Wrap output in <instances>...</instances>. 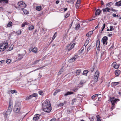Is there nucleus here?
Masks as SVG:
<instances>
[{
	"label": "nucleus",
	"instance_id": "f257e3e1",
	"mask_svg": "<svg viewBox=\"0 0 121 121\" xmlns=\"http://www.w3.org/2000/svg\"><path fill=\"white\" fill-rule=\"evenodd\" d=\"M50 102L48 100H45L42 104L43 111L47 113L50 112L52 109Z\"/></svg>",
	"mask_w": 121,
	"mask_h": 121
},
{
	"label": "nucleus",
	"instance_id": "f03ea898",
	"mask_svg": "<svg viewBox=\"0 0 121 121\" xmlns=\"http://www.w3.org/2000/svg\"><path fill=\"white\" fill-rule=\"evenodd\" d=\"M13 108V102L11 100H9V106L4 116L5 118H6L9 117L12 111Z\"/></svg>",
	"mask_w": 121,
	"mask_h": 121
},
{
	"label": "nucleus",
	"instance_id": "7ed1b4c3",
	"mask_svg": "<svg viewBox=\"0 0 121 121\" xmlns=\"http://www.w3.org/2000/svg\"><path fill=\"white\" fill-rule=\"evenodd\" d=\"M14 7L16 9L19 10H22L26 6L25 4L22 1H20L17 4V6H16L15 5H13Z\"/></svg>",
	"mask_w": 121,
	"mask_h": 121
},
{
	"label": "nucleus",
	"instance_id": "20e7f679",
	"mask_svg": "<svg viewBox=\"0 0 121 121\" xmlns=\"http://www.w3.org/2000/svg\"><path fill=\"white\" fill-rule=\"evenodd\" d=\"M117 100H118V99H115L114 97H110L108 101H110L112 105V106L111 107V111H112L113 109L115 108V104L116 103V101Z\"/></svg>",
	"mask_w": 121,
	"mask_h": 121
},
{
	"label": "nucleus",
	"instance_id": "39448f33",
	"mask_svg": "<svg viewBox=\"0 0 121 121\" xmlns=\"http://www.w3.org/2000/svg\"><path fill=\"white\" fill-rule=\"evenodd\" d=\"M21 109L20 104V103H17L15 105L13 108V111L16 113H19L20 112Z\"/></svg>",
	"mask_w": 121,
	"mask_h": 121
},
{
	"label": "nucleus",
	"instance_id": "423d86ee",
	"mask_svg": "<svg viewBox=\"0 0 121 121\" xmlns=\"http://www.w3.org/2000/svg\"><path fill=\"white\" fill-rule=\"evenodd\" d=\"M99 74V72L98 70H97L95 72L93 78L95 82H96L98 81Z\"/></svg>",
	"mask_w": 121,
	"mask_h": 121
},
{
	"label": "nucleus",
	"instance_id": "0eeeda50",
	"mask_svg": "<svg viewBox=\"0 0 121 121\" xmlns=\"http://www.w3.org/2000/svg\"><path fill=\"white\" fill-rule=\"evenodd\" d=\"M75 44L74 43L72 44H68L65 47V49L69 51L73 48L74 47Z\"/></svg>",
	"mask_w": 121,
	"mask_h": 121
},
{
	"label": "nucleus",
	"instance_id": "6e6552de",
	"mask_svg": "<svg viewBox=\"0 0 121 121\" xmlns=\"http://www.w3.org/2000/svg\"><path fill=\"white\" fill-rule=\"evenodd\" d=\"M8 43H5L1 45L0 46V51L3 52L4 51L8 46Z\"/></svg>",
	"mask_w": 121,
	"mask_h": 121
},
{
	"label": "nucleus",
	"instance_id": "1a4fd4ad",
	"mask_svg": "<svg viewBox=\"0 0 121 121\" xmlns=\"http://www.w3.org/2000/svg\"><path fill=\"white\" fill-rule=\"evenodd\" d=\"M108 37L106 36L104 37L102 39V42L104 45H106L107 43Z\"/></svg>",
	"mask_w": 121,
	"mask_h": 121
},
{
	"label": "nucleus",
	"instance_id": "9d476101",
	"mask_svg": "<svg viewBox=\"0 0 121 121\" xmlns=\"http://www.w3.org/2000/svg\"><path fill=\"white\" fill-rule=\"evenodd\" d=\"M37 96V94L36 93H34L33 94L27 96L26 98V100H28L33 97H35Z\"/></svg>",
	"mask_w": 121,
	"mask_h": 121
},
{
	"label": "nucleus",
	"instance_id": "9b49d317",
	"mask_svg": "<svg viewBox=\"0 0 121 121\" xmlns=\"http://www.w3.org/2000/svg\"><path fill=\"white\" fill-rule=\"evenodd\" d=\"M78 57V56L77 55L69 59V62L70 63L73 62L76 60Z\"/></svg>",
	"mask_w": 121,
	"mask_h": 121
},
{
	"label": "nucleus",
	"instance_id": "f8f14e48",
	"mask_svg": "<svg viewBox=\"0 0 121 121\" xmlns=\"http://www.w3.org/2000/svg\"><path fill=\"white\" fill-rule=\"evenodd\" d=\"M8 3V0H0V3L2 5H5Z\"/></svg>",
	"mask_w": 121,
	"mask_h": 121
},
{
	"label": "nucleus",
	"instance_id": "ddd939ff",
	"mask_svg": "<svg viewBox=\"0 0 121 121\" xmlns=\"http://www.w3.org/2000/svg\"><path fill=\"white\" fill-rule=\"evenodd\" d=\"M40 115L37 114L35 115L33 118V120L35 121H37V120L39 119Z\"/></svg>",
	"mask_w": 121,
	"mask_h": 121
},
{
	"label": "nucleus",
	"instance_id": "4468645a",
	"mask_svg": "<svg viewBox=\"0 0 121 121\" xmlns=\"http://www.w3.org/2000/svg\"><path fill=\"white\" fill-rule=\"evenodd\" d=\"M112 66L115 69H117L119 67V65L115 62H114L113 63Z\"/></svg>",
	"mask_w": 121,
	"mask_h": 121
},
{
	"label": "nucleus",
	"instance_id": "2eb2a0df",
	"mask_svg": "<svg viewBox=\"0 0 121 121\" xmlns=\"http://www.w3.org/2000/svg\"><path fill=\"white\" fill-rule=\"evenodd\" d=\"M25 55L23 54H18V60H21L24 56Z\"/></svg>",
	"mask_w": 121,
	"mask_h": 121
},
{
	"label": "nucleus",
	"instance_id": "dca6fc26",
	"mask_svg": "<svg viewBox=\"0 0 121 121\" xmlns=\"http://www.w3.org/2000/svg\"><path fill=\"white\" fill-rule=\"evenodd\" d=\"M101 13V11L99 9H97L96 11L95 15L96 16L100 14Z\"/></svg>",
	"mask_w": 121,
	"mask_h": 121
},
{
	"label": "nucleus",
	"instance_id": "f3484780",
	"mask_svg": "<svg viewBox=\"0 0 121 121\" xmlns=\"http://www.w3.org/2000/svg\"><path fill=\"white\" fill-rule=\"evenodd\" d=\"M105 55V52L104 51L102 52L101 54V57L104 58Z\"/></svg>",
	"mask_w": 121,
	"mask_h": 121
},
{
	"label": "nucleus",
	"instance_id": "a211bd4d",
	"mask_svg": "<svg viewBox=\"0 0 121 121\" xmlns=\"http://www.w3.org/2000/svg\"><path fill=\"white\" fill-rule=\"evenodd\" d=\"M102 10L104 12H109V10H110V9L106 7L105 9H103Z\"/></svg>",
	"mask_w": 121,
	"mask_h": 121
},
{
	"label": "nucleus",
	"instance_id": "6ab92c4d",
	"mask_svg": "<svg viewBox=\"0 0 121 121\" xmlns=\"http://www.w3.org/2000/svg\"><path fill=\"white\" fill-rule=\"evenodd\" d=\"M120 73V70H116L115 72V73L117 76H118L119 75Z\"/></svg>",
	"mask_w": 121,
	"mask_h": 121
},
{
	"label": "nucleus",
	"instance_id": "aec40b11",
	"mask_svg": "<svg viewBox=\"0 0 121 121\" xmlns=\"http://www.w3.org/2000/svg\"><path fill=\"white\" fill-rule=\"evenodd\" d=\"M73 94V92L68 91V92H67L66 93H65V94L64 95L67 96L68 95L72 94Z\"/></svg>",
	"mask_w": 121,
	"mask_h": 121
},
{
	"label": "nucleus",
	"instance_id": "412c9836",
	"mask_svg": "<svg viewBox=\"0 0 121 121\" xmlns=\"http://www.w3.org/2000/svg\"><path fill=\"white\" fill-rule=\"evenodd\" d=\"M12 23L11 22H9L7 25V27H10L12 26Z\"/></svg>",
	"mask_w": 121,
	"mask_h": 121
},
{
	"label": "nucleus",
	"instance_id": "4be33fe9",
	"mask_svg": "<svg viewBox=\"0 0 121 121\" xmlns=\"http://www.w3.org/2000/svg\"><path fill=\"white\" fill-rule=\"evenodd\" d=\"M93 33V31H91L89 32L86 35V36L88 37H89Z\"/></svg>",
	"mask_w": 121,
	"mask_h": 121
},
{
	"label": "nucleus",
	"instance_id": "5701e85b",
	"mask_svg": "<svg viewBox=\"0 0 121 121\" xmlns=\"http://www.w3.org/2000/svg\"><path fill=\"white\" fill-rule=\"evenodd\" d=\"M42 7L41 6H38L36 8V9L38 11H40Z\"/></svg>",
	"mask_w": 121,
	"mask_h": 121
},
{
	"label": "nucleus",
	"instance_id": "b1692460",
	"mask_svg": "<svg viewBox=\"0 0 121 121\" xmlns=\"http://www.w3.org/2000/svg\"><path fill=\"white\" fill-rule=\"evenodd\" d=\"M60 90L59 89H57V90H56L53 94L54 95H55L58 92H60Z\"/></svg>",
	"mask_w": 121,
	"mask_h": 121
},
{
	"label": "nucleus",
	"instance_id": "393cba45",
	"mask_svg": "<svg viewBox=\"0 0 121 121\" xmlns=\"http://www.w3.org/2000/svg\"><path fill=\"white\" fill-rule=\"evenodd\" d=\"M89 42V41L88 39H87L85 42L84 44V46L85 47H86L87 45L88 44Z\"/></svg>",
	"mask_w": 121,
	"mask_h": 121
},
{
	"label": "nucleus",
	"instance_id": "a878e982",
	"mask_svg": "<svg viewBox=\"0 0 121 121\" xmlns=\"http://www.w3.org/2000/svg\"><path fill=\"white\" fill-rule=\"evenodd\" d=\"M115 4L117 6H121V1L116 3Z\"/></svg>",
	"mask_w": 121,
	"mask_h": 121
},
{
	"label": "nucleus",
	"instance_id": "bb28decb",
	"mask_svg": "<svg viewBox=\"0 0 121 121\" xmlns=\"http://www.w3.org/2000/svg\"><path fill=\"white\" fill-rule=\"evenodd\" d=\"M64 70V69H63V68H62L60 71L58 72V75H60L61 73L63 72Z\"/></svg>",
	"mask_w": 121,
	"mask_h": 121
},
{
	"label": "nucleus",
	"instance_id": "cd10ccee",
	"mask_svg": "<svg viewBox=\"0 0 121 121\" xmlns=\"http://www.w3.org/2000/svg\"><path fill=\"white\" fill-rule=\"evenodd\" d=\"M81 71L80 69H78L77 70L76 73L77 75H79L81 72Z\"/></svg>",
	"mask_w": 121,
	"mask_h": 121
},
{
	"label": "nucleus",
	"instance_id": "c85d7f7f",
	"mask_svg": "<svg viewBox=\"0 0 121 121\" xmlns=\"http://www.w3.org/2000/svg\"><path fill=\"white\" fill-rule=\"evenodd\" d=\"M41 59H39L38 60H37L35 61L34 62L32 63V64L33 65H35L37 64V63H38L40 61Z\"/></svg>",
	"mask_w": 121,
	"mask_h": 121
},
{
	"label": "nucleus",
	"instance_id": "c756f323",
	"mask_svg": "<svg viewBox=\"0 0 121 121\" xmlns=\"http://www.w3.org/2000/svg\"><path fill=\"white\" fill-rule=\"evenodd\" d=\"M100 44V41L99 40H98L97 41H96V47H99Z\"/></svg>",
	"mask_w": 121,
	"mask_h": 121
},
{
	"label": "nucleus",
	"instance_id": "7c9ffc66",
	"mask_svg": "<svg viewBox=\"0 0 121 121\" xmlns=\"http://www.w3.org/2000/svg\"><path fill=\"white\" fill-rule=\"evenodd\" d=\"M37 49L36 47L32 49V52H33L37 53Z\"/></svg>",
	"mask_w": 121,
	"mask_h": 121
},
{
	"label": "nucleus",
	"instance_id": "2f4dec72",
	"mask_svg": "<svg viewBox=\"0 0 121 121\" xmlns=\"http://www.w3.org/2000/svg\"><path fill=\"white\" fill-rule=\"evenodd\" d=\"M112 4L113 3H112L110 2L109 3H108V4H106V6L110 7L111 5H112Z\"/></svg>",
	"mask_w": 121,
	"mask_h": 121
},
{
	"label": "nucleus",
	"instance_id": "473e14b6",
	"mask_svg": "<svg viewBox=\"0 0 121 121\" xmlns=\"http://www.w3.org/2000/svg\"><path fill=\"white\" fill-rule=\"evenodd\" d=\"M34 28V27L33 26L30 25L29 26V29L30 30H32Z\"/></svg>",
	"mask_w": 121,
	"mask_h": 121
},
{
	"label": "nucleus",
	"instance_id": "72a5a7b5",
	"mask_svg": "<svg viewBox=\"0 0 121 121\" xmlns=\"http://www.w3.org/2000/svg\"><path fill=\"white\" fill-rule=\"evenodd\" d=\"M28 24V23L26 22L23 23L22 24V27H24L25 25H27Z\"/></svg>",
	"mask_w": 121,
	"mask_h": 121
},
{
	"label": "nucleus",
	"instance_id": "f704fd0d",
	"mask_svg": "<svg viewBox=\"0 0 121 121\" xmlns=\"http://www.w3.org/2000/svg\"><path fill=\"white\" fill-rule=\"evenodd\" d=\"M78 88L77 87L75 86L74 88L72 89V91L74 92H76L78 89Z\"/></svg>",
	"mask_w": 121,
	"mask_h": 121
},
{
	"label": "nucleus",
	"instance_id": "c9c22d12",
	"mask_svg": "<svg viewBox=\"0 0 121 121\" xmlns=\"http://www.w3.org/2000/svg\"><path fill=\"white\" fill-rule=\"evenodd\" d=\"M23 11L24 14H28V12L26 9H24L23 10Z\"/></svg>",
	"mask_w": 121,
	"mask_h": 121
},
{
	"label": "nucleus",
	"instance_id": "e433bc0d",
	"mask_svg": "<svg viewBox=\"0 0 121 121\" xmlns=\"http://www.w3.org/2000/svg\"><path fill=\"white\" fill-rule=\"evenodd\" d=\"M88 73V70H85L83 72V75H86Z\"/></svg>",
	"mask_w": 121,
	"mask_h": 121
},
{
	"label": "nucleus",
	"instance_id": "4c0bfd02",
	"mask_svg": "<svg viewBox=\"0 0 121 121\" xmlns=\"http://www.w3.org/2000/svg\"><path fill=\"white\" fill-rule=\"evenodd\" d=\"M57 36V33L55 32L52 37V41H53Z\"/></svg>",
	"mask_w": 121,
	"mask_h": 121
},
{
	"label": "nucleus",
	"instance_id": "58836bf2",
	"mask_svg": "<svg viewBox=\"0 0 121 121\" xmlns=\"http://www.w3.org/2000/svg\"><path fill=\"white\" fill-rule=\"evenodd\" d=\"M96 117L97 119V121H101L100 118L99 116V115H97L96 116Z\"/></svg>",
	"mask_w": 121,
	"mask_h": 121
},
{
	"label": "nucleus",
	"instance_id": "ea45409f",
	"mask_svg": "<svg viewBox=\"0 0 121 121\" xmlns=\"http://www.w3.org/2000/svg\"><path fill=\"white\" fill-rule=\"evenodd\" d=\"M83 84H78L77 85V87L78 88L82 87Z\"/></svg>",
	"mask_w": 121,
	"mask_h": 121
},
{
	"label": "nucleus",
	"instance_id": "a19ab883",
	"mask_svg": "<svg viewBox=\"0 0 121 121\" xmlns=\"http://www.w3.org/2000/svg\"><path fill=\"white\" fill-rule=\"evenodd\" d=\"M80 26V24L78 25L75 27L76 30H78Z\"/></svg>",
	"mask_w": 121,
	"mask_h": 121
},
{
	"label": "nucleus",
	"instance_id": "79ce46f5",
	"mask_svg": "<svg viewBox=\"0 0 121 121\" xmlns=\"http://www.w3.org/2000/svg\"><path fill=\"white\" fill-rule=\"evenodd\" d=\"M10 92L12 94L17 92L15 90H10Z\"/></svg>",
	"mask_w": 121,
	"mask_h": 121
},
{
	"label": "nucleus",
	"instance_id": "37998d69",
	"mask_svg": "<svg viewBox=\"0 0 121 121\" xmlns=\"http://www.w3.org/2000/svg\"><path fill=\"white\" fill-rule=\"evenodd\" d=\"M77 100L76 99L74 98L72 100V104L73 105V103L74 102H76V101Z\"/></svg>",
	"mask_w": 121,
	"mask_h": 121
},
{
	"label": "nucleus",
	"instance_id": "c03bdc74",
	"mask_svg": "<svg viewBox=\"0 0 121 121\" xmlns=\"http://www.w3.org/2000/svg\"><path fill=\"white\" fill-rule=\"evenodd\" d=\"M70 14V12H68V13L66 14V15L65 16V17L67 18L68 17Z\"/></svg>",
	"mask_w": 121,
	"mask_h": 121
},
{
	"label": "nucleus",
	"instance_id": "a18cd8bd",
	"mask_svg": "<svg viewBox=\"0 0 121 121\" xmlns=\"http://www.w3.org/2000/svg\"><path fill=\"white\" fill-rule=\"evenodd\" d=\"M21 32L20 30H18L16 32V33L18 35H19L21 34Z\"/></svg>",
	"mask_w": 121,
	"mask_h": 121
},
{
	"label": "nucleus",
	"instance_id": "49530a36",
	"mask_svg": "<svg viewBox=\"0 0 121 121\" xmlns=\"http://www.w3.org/2000/svg\"><path fill=\"white\" fill-rule=\"evenodd\" d=\"M98 95V94H96L95 95L92 96L91 98L92 99H94L96 96H97Z\"/></svg>",
	"mask_w": 121,
	"mask_h": 121
},
{
	"label": "nucleus",
	"instance_id": "de8ad7c7",
	"mask_svg": "<svg viewBox=\"0 0 121 121\" xmlns=\"http://www.w3.org/2000/svg\"><path fill=\"white\" fill-rule=\"evenodd\" d=\"M105 23L104 24L103 26V27L102 29L101 30V31H103L104 29L105 28Z\"/></svg>",
	"mask_w": 121,
	"mask_h": 121
},
{
	"label": "nucleus",
	"instance_id": "09e8293b",
	"mask_svg": "<svg viewBox=\"0 0 121 121\" xmlns=\"http://www.w3.org/2000/svg\"><path fill=\"white\" fill-rule=\"evenodd\" d=\"M11 62V60L10 59H8L6 61V62L8 64L9 63Z\"/></svg>",
	"mask_w": 121,
	"mask_h": 121
},
{
	"label": "nucleus",
	"instance_id": "8fccbe9b",
	"mask_svg": "<svg viewBox=\"0 0 121 121\" xmlns=\"http://www.w3.org/2000/svg\"><path fill=\"white\" fill-rule=\"evenodd\" d=\"M65 104V102L64 103H61L59 104V106H63Z\"/></svg>",
	"mask_w": 121,
	"mask_h": 121
},
{
	"label": "nucleus",
	"instance_id": "3c124183",
	"mask_svg": "<svg viewBox=\"0 0 121 121\" xmlns=\"http://www.w3.org/2000/svg\"><path fill=\"white\" fill-rule=\"evenodd\" d=\"M110 29H109V31H112L113 30V26H110Z\"/></svg>",
	"mask_w": 121,
	"mask_h": 121
},
{
	"label": "nucleus",
	"instance_id": "603ef678",
	"mask_svg": "<svg viewBox=\"0 0 121 121\" xmlns=\"http://www.w3.org/2000/svg\"><path fill=\"white\" fill-rule=\"evenodd\" d=\"M76 8L77 9H78L79 8V6H80V4L76 3Z\"/></svg>",
	"mask_w": 121,
	"mask_h": 121
},
{
	"label": "nucleus",
	"instance_id": "864d4df0",
	"mask_svg": "<svg viewBox=\"0 0 121 121\" xmlns=\"http://www.w3.org/2000/svg\"><path fill=\"white\" fill-rule=\"evenodd\" d=\"M4 62V60H2L0 61V65H1L3 64Z\"/></svg>",
	"mask_w": 121,
	"mask_h": 121
},
{
	"label": "nucleus",
	"instance_id": "5fc2aeb1",
	"mask_svg": "<svg viewBox=\"0 0 121 121\" xmlns=\"http://www.w3.org/2000/svg\"><path fill=\"white\" fill-rule=\"evenodd\" d=\"M43 92L42 91H39V93L40 95H42Z\"/></svg>",
	"mask_w": 121,
	"mask_h": 121
},
{
	"label": "nucleus",
	"instance_id": "6e6d98bb",
	"mask_svg": "<svg viewBox=\"0 0 121 121\" xmlns=\"http://www.w3.org/2000/svg\"><path fill=\"white\" fill-rule=\"evenodd\" d=\"M67 113L68 114H70L71 112V111L69 109L67 110Z\"/></svg>",
	"mask_w": 121,
	"mask_h": 121
},
{
	"label": "nucleus",
	"instance_id": "4d7b16f0",
	"mask_svg": "<svg viewBox=\"0 0 121 121\" xmlns=\"http://www.w3.org/2000/svg\"><path fill=\"white\" fill-rule=\"evenodd\" d=\"M80 1H81L80 0H77L76 3H77L78 4H80Z\"/></svg>",
	"mask_w": 121,
	"mask_h": 121
},
{
	"label": "nucleus",
	"instance_id": "13d9d810",
	"mask_svg": "<svg viewBox=\"0 0 121 121\" xmlns=\"http://www.w3.org/2000/svg\"><path fill=\"white\" fill-rule=\"evenodd\" d=\"M91 48L90 46H89L87 48V51H88L91 49Z\"/></svg>",
	"mask_w": 121,
	"mask_h": 121
},
{
	"label": "nucleus",
	"instance_id": "bf43d9fd",
	"mask_svg": "<svg viewBox=\"0 0 121 121\" xmlns=\"http://www.w3.org/2000/svg\"><path fill=\"white\" fill-rule=\"evenodd\" d=\"M13 48V47H10L9 48V51L11 50H12Z\"/></svg>",
	"mask_w": 121,
	"mask_h": 121
},
{
	"label": "nucleus",
	"instance_id": "052dcab7",
	"mask_svg": "<svg viewBox=\"0 0 121 121\" xmlns=\"http://www.w3.org/2000/svg\"><path fill=\"white\" fill-rule=\"evenodd\" d=\"M33 48H30L29 49V51H30V52H31V51H32V49H33Z\"/></svg>",
	"mask_w": 121,
	"mask_h": 121
},
{
	"label": "nucleus",
	"instance_id": "680f3d73",
	"mask_svg": "<svg viewBox=\"0 0 121 121\" xmlns=\"http://www.w3.org/2000/svg\"><path fill=\"white\" fill-rule=\"evenodd\" d=\"M90 120L91 121H93L94 120V119L92 117H91L90 119Z\"/></svg>",
	"mask_w": 121,
	"mask_h": 121
},
{
	"label": "nucleus",
	"instance_id": "e2e57ef3",
	"mask_svg": "<svg viewBox=\"0 0 121 121\" xmlns=\"http://www.w3.org/2000/svg\"><path fill=\"white\" fill-rule=\"evenodd\" d=\"M56 119L55 118H53L50 121H55Z\"/></svg>",
	"mask_w": 121,
	"mask_h": 121
},
{
	"label": "nucleus",
	"instance_id": "0e129e2a",
	"mask_svg": "<svg viewBox=\"0 0 121 121\" xmlns=\"http://www.w3.org/2000/svg\"><path fill=\"white\" fill-rule=\"evenodd\" d=\"M108 36L109 37H111L112 36V35L111 34H109L108 35Z\"/></svg>",
	"mask_w": 121,
	"mask_h": 121
},
{
	"label": "nucleus",
	"instance_id": "69168bd1",
	"mask_svg": "<svg viewBox=\"0 0 121 121\" xmlns=\"http://www.w3.org/2000/svg\"><path fill=\"white\" fill-rule=\"evenodd\" d=\"M93 85V84H89V87H91H91H92Z\"/></svg>",
	"mask_w": 121,
	"mask_h": 121
},
{
	"label": "nucleus",
	"instance_id": "338daca9",
	"mask_svg": "<svg viewBox=\"0 0 121 121\" xmlns=\"http://www.w3.org/2000/svg\"><path fill=\"white\" fill-rule=\"evenodd\" d=\"M112 16L114 17H116V15L115 14H112Z\"/></svg>",
	"mask_w": 121,
	"mask_h": 121
},
{
	"label": "nucleus",
	"instance_id": "774afa93",
	"mask_svg": "<svg viewBox=\"0 0 121 121\" xmlns=\"http://www.w3.org/2000/svg\"><path fill=\"white\" fill-rule=\"evenodd\" d=\"M73 22H72V23L70 24V27H71L72 26V25L73 24Z\"/></svg>",
	"mask_w": 121,
	"mask_h": 121
}]
</instances>
